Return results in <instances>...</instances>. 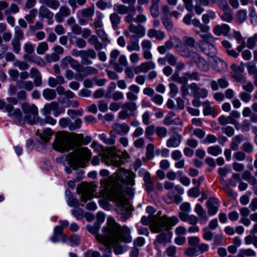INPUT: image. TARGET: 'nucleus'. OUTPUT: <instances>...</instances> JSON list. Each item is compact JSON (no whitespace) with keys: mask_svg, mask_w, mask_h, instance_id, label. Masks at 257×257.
<instances>
[{"mask_svg":"<svg viewBox=\"0 0 257 257\" xmlns=\"http://www.w3.org/2000/svg\"><path fill=\"white\" fill-rule=\"evenodd\" d=\"M130 126L126 123H116L114 125L115 132L121 136L126 135L130 131Z\"/></svg>","mask_w":257,"mask_h":257,"instance_id":"obj_30","label":"nucleus"},{"mask_svg":"<svg viewBox=\"0 0 257 257\" xmlns=\"http://www.w3.org/2000/svg\"><path fill=\"white\" fill-rule=\"evenodd\" d=\"M148 36L150 38L155 37L158 40H161L165 37V33L161 31H157L154 29H151L148 31Z\"/></svg>","mask_w":257,"mask_h":257,"instance_id":"obj_36","label":"nucleus"},{"mask_svg":"<svg viewBox=\"0 0 257 257\" xmlns=\"http://www.w3.org/2000/svg\"><path fill=\"white\" fill-rule=\"evenodd\" d=\"M96 55L95 52L93 49H88L85 51V53L84 54V56H82L81 63L84 65H89L92 63V61L89 60L88 58L92 59L95 58Z\"/></svg>","mask_w":257,"mask_h":257,"instance_id":"obj_26","label":"nucleus"},{"mask_svg":"<svg viewBox=\"0 0 257 257\" xmlns=\"http://www.w3.org/2000/svg\"><path fill=\"white\" fill-rule=\"evenodd\" d=\"M223 14L221 16V19L223 21L230 22L233 20V14L230 9L224 11Z\"/></svg>","mask_w":257,"mask_h":257,"instance_id":"obj_54","label":"nucleus"},{"mask_svg":"<svg viewBox=\"0 0 257 257\" xmlns=\"http://www.w3.org/2000/svg\"><path fill=\"white\" fill-rule=\"evenodd\" d=\"M156 127L154 125H148L145 131V137L147 139H150L151 136L156 133Z\"/></svg>","mask_w":257,"mask_h":257,"instance_id":"obj_60","label":"nucleus"},{"mask_svg":"<svg viewBox=\"0 0 257 257\" xmlns=\"http://www.w3.org/2000/svg\"><path fill=\"white\" fill-rule=\"evenodd\" d=\"M37 134L44 143H47L52 135V132L51 129L47 128L44 130L42 133L38 134V131Z\"/></svg>","mask_w":257,"mask_h":257,"instance_id":"obj_40","label":"nucleus"},{"mask_svg":"<svg viewBox=\"0 0 257 257\" xmlns=\"http://www.w3.org/2000/svg\"><path fill=\"white\" fill-rule=\"evenodd\" d=\"M48 50V44L45 42H42L38 44L36 52L39 55H43Z\"/></svg>","mask_w":257,"mask_h":257,"instance_id":"obj_56","label":"nucleus"},{"mask_svg":"<svg viewBox=\"0 0 257 257\" xmlns=\"http://www.w3.org/2000/svg\"><path fill=\"white\" fill-rule=\"evenodd\" d=\"M198 67L202 71L207 72L209 69V66L207 61L202 57H199L196 61Z\"/></svg>","mask_w":257,"mask_h":257,"instance_id":"obj_39","label":"nucleus"},{"mask_svg":"<svg viewBox=\"0 0 257 257\" xmlns=\"http://www.w3.org/2000/svg\"><path fill=\"white\" fill-rule=\"evenodd\" d=\"M244 242L246 245L252 244L257 248V236L254 234H251L246 236L244 238Z\"/></svg>","mask_w":257,"mask_h":257,"instance_id":"obj_48","label":"nucleus"},{"mask_svg":"<svg viewBox=\"0 0 257 257\" xmlns=\"http://www.w3.org/2000/svg\"><path fill=\"white\" fill-rule=\"evenodd\" d=\"M114 9L117 13L122 15L127 13L128 11L130 12L128 7L123 5L115 4L114 6Z\"/></svg>","mask_w":257,"mask_h":257,"instance_id":"obj_59","label":"nucleus"},{"mask_svg":"<svg viewBox=\"0 0 257 257\" xmlns=\"http://www.w3.org/2000/svg\"><path fill=\"white\" fill-rule=\"evenodd\" d=\"M100 225L99 223H94L93 225H88L87 226L88 231L93 234H95L96 238L98 235H102L104 233V229L106 228L107 230V235H108V232H110L111 236V240L112 241V217H109L107 220L106 226H104L102 229V233L99 234L98 231L99 229Z\"/></svg>","mask_w":257,"mask_h":257,"instance_id":"obj_11","label":"nucleus"},{"mask_svg":"<svg viewBox=\"0 0 257 257\" xmlns=\"http://www.w3.org/2000/svg\"><path fill=\"white\" fill-rule=\"evenodd\" d=\"M135 177L133 171L122 168L117 169L113 174V202L116 205L115 210L126 218L131 217V207L125 193L128 196L134 194L132 186L135 184Z\"/></svg>","mask_w":257,"mask_h":257,"instance_id":"obj_1","label":"nucleus"},{"mask_svg":"<svg viewBox=\"0 0 257 257\" xmlns=\"http://www.w3.org/2000/svg\"><path fill=\"white\" fill-rule=\"evenodd\" d=\"M139 42V37L138 36L132 35L130 37V43L127 46V49L130 52L139 51L140 47Z\"/></svg>","mask_w":257,"mask_h":257,"instance_id":"obj_27","label":"nucleus"},{"mask_svg":"<svg viewBox=\"0 0 257 257\" xmlns=\"http://www.w3.org/2000/svg\"><path fill=\"white\" fill-rule=\"evenodd\" d=\"M38 14L39 17L42 19H47L51 21L53 19L54 14L46 6L42 5L39 9Z\"/></svg>","mask_w":257,"mask_h":257,"instance_id":"obj_23","label":"nucleus"},{"mask_svg":"<svg viewBox=\"0 0 257 257\" xmlns=\"http://www.w3.org/2000/svg\"><path fill=\"white\" fill-rule=\"evenodd\" d=\"M180 39L175 37H170V39L166 42L164 45L167 50H170L173 46L175 47L176 50L180 53L181 56H185V51L179 46Z\"/></svg>","mask_w":257,"mask_h":257,"instance_id":"obj_15","label":"nucleus"},{"mask_svg":"<svg viewBox=\"0 0 257 257\" xmlns=\"http://www.w3.org/2000/svg\"><path fill=\"white\" fill-rule=\"evenodd\" d=\"M37 14L38 10L36 9H32L25 15V19L29 24H33Z\"/></svg>","mask_w":257,"mask_h":257,"instance_id":"obj_42","label":"nucleus"},{"mask_svg":"<svg viewBox=\"0 0 257 257\" xmlns=\"http://www.w3.org/2000/svg\"><path fill=\"white\" fill-rule=\"evenodd\" d=\"M140 65L142 67L143 73H147L150 70L154 69L156 67L155 63L151 61L142 63Z\"/></svg>","mask_w":257,"mask_h":257,"instance_id":"obj_49","label":"nucleus"},{"mask_svg":"<svg viewBox=\"0 0 257 257\" xmlns=\"http://www.w3.org/2000/svg\"><path fill=\"white\" fill-rule=\"evenodd\" d=\"M16 86L19 89L24 88L28 91L33 88V83L31 81L19 80L16 82Z\"/></svg>","mask_w":257,"mask_h":257,"instance_id":"obj_35","label":"nucleus"},{"mask_svg":"<svg viewBox=\"0 0 257 257\" xmlns=\"http://www.w3.org/2000/svg\"><path fill=\"white\" fill-rule=\"evenodd\" d=\"M130 31L135 34H138V37L141 38L145 34L144 29H141L139 27L135 26L133 24H131L129 26Z\"/></svg>","mask_w":257,"mask_h":257,"instance_id":"obj_45","label":"nucleus"},{"mask_svg":"<svg viewBox=\"0 0 257 257\" xmlns=\"http://www.w3.org/2000/svg\"><path fill=\"white\" fill-rule=\"evenodd\" d=\"M96 186L94 184L84 183L81 184V201L86 202L89 199L91 198L95 191Z\"/></svg>","mask_w":257,"mask_h":257,"instance_id":"obj_13","label":"nucleus"},{"mask_svg":"<svg viewBox=\"0 0 257 257\" xmlns=\"http://www.w3.org/2000/svg\"><path fill=\"white\" fill-rule=\"evenodd\" d=\"M183 138L179 134L172 136L166 142V145L168 148H177L178 147L182 141Z\"/></svg>","mask_w":257,"mask_h":257,"instance_id":"obj_21","label":"nucleus"},{"mask_svg":"<svg viewBox=\"0 0 257 257\" xmlns=\"http://www.w3.org/2000/svg\"><path fill=\"white\" fill-rule=\"evenodd\" d=\"M199 48L205 55L211 57H215L217 54V50L213 44H204L202 43Z\"/></svg>","mask_w":257,"mask_h":257,"instance_id":"obj_19","label":"nucleus"},{"mask_svg":"<svg viewBox=\"0 0 257 257\" xmlns=\"http://www.w3.org/2000/svg\"><path fill=\"white\" fill-rule=\"evenodd\" d=\"M22 110L25 113L24 120L27 123L33 124L38 121V111L35 105H30L24 103L22 105Z\"/></svg>","mask_w":257,"mask_h":257,"instance_id":"obj_9","label":"nucleus"},{"mask_svg":"<svg viewBox=\"0 0 257 257\" xmlns=\"http://www.w3.org/2000/svg\"><path fill=\"white\" fill-rule=\"evenodd\" d=\"M257 43V34H255L253 37L249 38L247 40V47L252 49L255 46Z\"/></svg>","mask_w":257,"mask_h":257,"instance_id":"obj_64","label":"nucleus"},{"mask_svg":"<svg viewBox=\"0 0 257 257\" xmlns=\"http://www.w3.org/2000/svg\"><path fill=\"white\" fill-rule=\"evenodd\" d=\"M143 179L145 182V189L148 192L153 191L155 189V186L151 181L150 174L148 172L145 173Z\"/></svg>","mask_w":257,"mask_h":257,"instance_id":"obj_33","label":"nucleus"},{"mask_svg":"<svg viewBox=\"0 0 257 257\" xmlns=\"http://www.w3.org/2000/svg\"><path fill=\"white\" fill-rule=\"evenodd\" d=\"M244 64L240 63L239 65L235 64H232L231 65L232 70L231 77L235 80L236 82L242 83L245 81V78L243 76V73L244 71Z\"/></svg>","mask_w":257,"mask_h":257,"instance_id":"obj_12","label":"nucleus"},{"mask_svg":"<svg viewBox=\"0 0 257 257\" xmlns=\"http://www.w3.org/2000/svg\"><path fill=\"white\" fill-rule=\"evenodd\" d=\"M70 14V9L66 6H62L55 15V20L57 23H61L64 21V18L68 17Z\"/></svg>","mask_w":257,"mask_h":257,"instance_id":"obj_17","label":"nucleus"},{"mask_svg":"<svg viewBox=\"0 0 257 257\" xmlns=\"http://www.w3.org/2000/svg\"><path fill=\"white\" fill-rule=\"evenodd\" d=\"M102 161L107 165L112 164V153L111 150L104 152L102 156Z\"/></svg>","mask_w":257,"mask_h":257,"instance_id":"obj_47","label":"nucleus"},{"mask_svg":"<svg viewBox=\"0 0 257 257\" xmlns=\"http://www.w3.org/2000/svg\"><path fill=\"white\" fill-rule=\"evenodd\" d=\"M208 208V213L210 215H214L216 213L219 207V203L215 198H210L206 204Z\"/></svg>","mask_w":257,"mask_h":257,"instance_id":"obj_20","label":"nucleus"},{"mask_svg":"<svg viewBox=\"0 0 257 257\" xmlns=\"http://www.w3.org/2000/svg\"><path fill=\"white\" fill-rule=\"evenodd\" d=\"M91 157L90 150L87 148L82 147L76 150L74 153L69 154L68 160L70 166L74 169H76L78 167H85Z\"/></svg>","mask_w":257,"mask_h":257,"instance_id":"obj_3","label":"nucleus"},{"mask_svg":"<svg viewBox=\"0 0 257 257\" xmlns=\"http://www.w3.org/2000/svg\"><path fill=\"white\" fill-rule=\"evenodd\" d=\"M69 65L71 67L77 72H80L82 70V66L77 60L70 56Z\"/></svg>","mask_w":257,"mask_h":257,"instance_id":"obj_57","label":"nucleus"},{"mask_svg":"<svg viewBox=\"0 0 257 257\" xmlns=\"http://www.w3.org/2000/svg\"><path fill=\"white\" fill-rule=\"evenodd\" d=\"M213 68L217 71L221 72L225 71L227 68L226 63L218 57L214 58L213 60Z\"/></svg>","mask_w":257,"mask_h":257,"instance_id":"obj_28","label":"nucleus"},{"mask_svg":"<svg viewBox=\"0 0 257 257\" xmlns=\"http://www.w3.org/2000/svg\"><path fill=\"white\" fill-rule=\"evenodd\" d=\"M211 2L212 5L217 4L223 11L230 9L226 0H211Z\"/></svg>","mask_w":257,"mask_h":257,"instance_id":"obj_51","label":"nucleus"},{"mask_svg":"<svg viewBox=\"0 0 257 257\" xmlns=\"http://www.w3.org/2000/svg\"><path fill=\"white\" fill-rule=\"evenodd\" d=\"M119 65L117 64H113V68L117 72H120L123 70V66L127 65V60L124 55H121L118 59Z\"/></svg>","mask_w":257,"mask_h":257,"instance_id":"obj_38","label":"nucleus"},{"mask_svg":"<svg viewBox=\"0 0 257 257\" xmlns=\"http://www.w3.org/2000/svg\"><path fill=\"white\" fill-rule=\"evenodd\" d=\"M104 233L102 235H98L96 237L97 241L102 243V246L99 247V249L103 252L102 257H110L112 247V241L111 240L110 232L107 235V230L104 229Z\"/></svg>","mask_w":257,"mask_h":257,"instance_id":"obj_8","label":"nucleus"},{"mask_svg":"<svg viewBox=\"0 0 257 257\" xmlns=\"http://www.w3.org/2000/svg\"><path fill=\"white\" fill-rule=\"evenodd\" d=\"M53 111L55 116H58L62 112V109L59 107V104L56 102H52L45 105L43 108V112L45 114H49Z\"/></svg>","mask_w":257,"mask_h":257,"instance_id":"obj_16","label":"nucleus"},{"mask_svg":"<svg viewBox=\"0 0 257 257\" xmlns=\"http://www.w3.org/2000/svg\"><path fill=\"white\" fill-rule=\"evenodd\" d=\"M218 121L221 125H224L228 123L232 124L235 123V119H233L230 115L225 116L224 115H221L218 117Z\"/></svg>","mask_w":257,"mask_h":257,"instance_id":"obj_50","label":"nucleus"},{"mask_svg":"<svg viewBox=\"0 0 257 257\" xmlns=\"http://www.w3.org/2000/svg\"><path fill=\"white\" fill-rule=\"evenodd\" d=\"M164 188L167 190H171L173 189L176 191V192L180 194H183L184 190L183 188L180 185L175 186L174 183L168 181H165L164 183Z\"/></svg>","mask_w":257,"mask_h":257,"instance_id":"obj_32","label":"nucleus"},{"mask_svg":"<svg viewBox=\"0 0 257 257\" xmlns=\"http://www.w3.org/2000/svg\"><path fill=\"white\" fill-rule=\"evenodd\" d=\"M183 43L180 39L179 46L185 51V56H182L184 57H192L195 52L192 51L193 49L196 48V42L195 39L192 37L184 36L183 37Z\"/></svg>","mask_w":257,"mask_h":257,"instance_id":"obj_10","label":"nucleus"},{"mask_svg":"<svg viewBox=\"0 0 257 257\" xmlns=\"http://www.w3.org/2000/svg\"><path fill=\"white\" fill-rule=\"evenodd\" d=\"M168 131L167 128L163 126H157L156 134L157 136L161 138H165L167 135Z\"/></svg>","mask_w":257,"mask_h":257,"instance_id":"obj_63","label":"nucleus"},{"mask_svg":"<svg viewBox=\"0 0 257 257\" xmlns=\"http://www.w3.org/2000/svg\"><path fill=\"white\" fill-rule=\"evenodd\" d=\"M170 79L172 81L177 82L182 85L187 84L188 80L185 73L183 76H180L178 73L175 72L171 76Z\"/></svg>","mask_w":257,"mask_h":257,"instance_id":"obj_37","label":"nucleus"},{"mask_svg":"<svg viewBox=\"0 0 257 257\" xmlns=\"http://www.w3.org/2000/svg\"><path fill=\"white\" fill-rule=\"evenodd\" d=\"M41 4L46 5L48 8L53 10H57L60 6L58 0H39Z\"/></svg>","mask_w":257,"mask_h":257,"instance_id":"obj_34","label":"nucleus"},{"mask_svg":"<svg viewBox=\"0 0 257 257\" xmlns=\"http://www.w3.org/2000/svg\"><path fill=\"white\" fill-rule=\"evenodd\" d=\"M43 97L47 100H52L56 97V92L55 90L46 88L42 92Z\"/></svg>","mask_w":257,"mask_h":257,"instance_id":"obj_41","label":"nucleus"},{"mask_svg":"<svg viewBox=\"0 0 257 257\" xmlns=\"http://www.w3.org/2000/svg\"><path fill=\"white\" fill-rule=\"evenodd\" d=\"M202 105L204 107L203 114L205 116L210 115L214 110V108L212 107L208 100H206L202 102Z\"/></svg>","mask_w":257,"mask_h":257,"instance_id":"obj_46","label":"nucleus"},{"mask_svg":"<svg viewBox=\"0 0 257 257\" xmlns=\"http://www.w3.org/2000/svg\"><path fill=\"white\" fill-rule=\"evenodd\" d=\"M192 24L194 27H198L201 32L206 33L209 31V27L207 25L201 24L198 19H194L192 21Z\"/></svg>","mask_w":257,"mask_h":257,"instance_id":"obj_43","label":"nucleus"},{"mask_svg":"<svg viewBox=\"0 0 257 257\" xmlns=\"http://www.w3.org/2000/svg\"><path fill=\"white\" fill-rule=\"evenodd\" d=\"M6 109L8 112L9 115L13 117L16 120H21L22 114L20 109H14V107L12 105L8 104L6 106Z\"/></svg>","mask_w":257,"mask_h":257,"instance_id":"obj_22","label":"nucleus"},{"mask_svg":"<svg viewBox=\"0 0 257 257\" xmlns=\"http://www.w3.org/2000/svg\"><path fill=\"white\" fill-rule=\"evenodd\" d=\"M241 181L239 174L233 173L231 178L228 179V183L231 186H236L237 183Z\"/></svg>","mask_w":257,"mask_h":257,"instance_id":"obj_61","label":"nucleus"},{"mask_svg":"<svg viewBox=\"0 0 257 257\" xmlns=\"http://www.w3.org/2000/svg\"><path fill=\"white\" fill-rule=\"evenodd\" d=\"M120 243L119 241H116L114 239V236H113V251L116 254H121L125 250Z\"/></svg>","mask_w":257,"mask_h":257,"instance_id":"obj_55","label":"nucleus"},{"mask_svg":"<svg viewBox=\"0 0 257 257\" xmlns=\"http://www.w3.org/2000/svg\"><path fill=\"white\" fill-rule=\"evenodd\" d=\"M101 186L103 188L102 192L104 196L101 201L102 206L104 209H109L110 205L108 201L112 199V176H109L102 179Z\"/></svg>","mask_w":257,"mask_h":257,"instance_id":"obj_5","label":"nucleus"},{"mask_svg":"<svg viewBox=\"0 0 257 257\" xmlns=\"http://www.w3.org/2000/svg\"><path fill=\"white\" fill-rule=\"evenodd\" d=\"M201 40L199 41V47L201 46V43H203L204 44H213L215 40V38L213 35L208 32L203 33L202 35H200Z\"/></svg>","mask_w":257,"mask_h":257,"instance_id":"obj_31","label":"nucleus"},{"mask_svg":"<svg viewBox=\"0 0 257 257\" xmlns=\"http://www.w3.org/2000/svg\"><path fill=\"white\" fill-rule=\"evenodd\" d=\"M207 153L214 156H217L222 153V149L218 145H214L209 147L207 149Z\"/></svg>","mask_w":257,"mask_h":257,"instance_id":"obj_44","label":"nucleus"},{"mask_svg":"<svg viewBox=\"0 0 257 257\" xmlns=\"http://www.w3.org/2000/svg\"><path fill=\"white\" fill-rule=\"evenodd\" d=\"M243 136L239 134L234 136L231 139V142L230 145V148L233 151H237L239 146L243 140Z\"/></svg>","mask_w":257,"mask_h":257,"instance_id":"obj_29","label":"nucleus"},{"mask_svg":"<svg viewBox=\"0 0 257 257\" xmlns=\"http://www.w3.org/2000/svg\"><path fill=\"white\" fill-rule=\"evenodd\" d=\"M179 222L176 216L169 217L167 215L161 216L159 219L153 221L150 227L151 231L153 233L162 231L156 237L154 244L156 248H158L160 244L165 246L171 241L172 232L170 231L172 227Z\"/></svg>","mask_w":257,"mask_h":257,"instance_id":"obj_2","label":"nucleus"},{"mask_svg":"<svg viewBox=\"0 0 257 257\" xmlns=\"http://www.w3.org/2000/svg\"><path fill=\"white\" fill-rule=\"evenodd\" d=\"M245 66L247 67V72L249 75H252L253 77L257 76V68L255 64L253 62H248L245 64Z\"/></svg>","mask_w":257,"mask_h":257,"instance_id":"obj_58","label":"nucleus"},{"mask_svg":"<svg viewBox=\"0 0 257 257\" xmlns=\"http://www.w3.org/2000/svg\"><path fill=\"white\" fill-rule=\"evenodd\" d=\"M229 85V83L225 77H222L217 80H211L210 82V86L213 91H216L220 87L222 89L227 88Z\"/></svg>","mask_w":257,"mask_h":257,"instance_id":"obj_18","label":"nucleus"},{"mask_svg":"<svg viewBox=\"0 0 257 257\" xmlns=\"http://www.w3.org/2000/svg\"><path fill=\"white\" fill-rule=\"evenodd\" d=\"M229 31V26L225 24L217 25L213 29V32L216 36L227 35Z\"/></svg>","mask_w":257,"mask_h":257,"instance_id":"obj_24","label":"nucleus"},{"mask_svg":"<svg viewBox=\"0 0 257 257\" xmlns=\"http://www.w3.org/2000/svg\"><path fill=\"white\" fill-rule=\"evenodd\" d=\"M160 217H159V216H149L148 217L143 216L141 218V222L144 225H148L149 224H150V227L153 221L157 220Z\"/></svg>","mask_w":257,"mask_h":257,"instance_id":"obj_52","label":"nucleus"},{"mask_svg":"<svg viewBox=\"0 0 257 257\" xmlns=\"http://www.w3.org/2000/svg\"><path fill=\"white\" fill-rule=\"evenodd\" d=\"M126 97L130 101L122 105V109L118 113V118L122 120L135 116L138 108L136 103L133 101L138 99L137 95L132 92H128L126 93Z\"/></svg>","mask_w":257,"mask_h":257,"instance_id":"obj_4","label":"nucleus"},{"mask_svg":"<svg viewBox=\"0 0 257 257\" xmlns=\"http://www.w3.org/2000/svg\"><path fill=\"white\" fill-rule=\"evenodd\" d=\"M24 37V31L19 26H16L15 28V37L13 39L20 41L23 39Z\"/></svg>","mask_w":257,"mask_h":257,"instance_id":"obj_62","label":"nucleus"},{"mask_svg":"<svg viewBox=\"0 0 257 257\" xmlns=\"http://www.w3.org/2000/svg\"><path fill=\"white\" fill-rule=\"evenodd\" d=\"M247 18V11L245 10L238 11L236 15V19L238 23H242Z\"/></svg>","mask_w":257,"mask_h":257,"instance_id":"obj_53","label":"nucleus"},{"mask_svg":"<svg viewBox=\"0 0 257 257\" xmlns=\"http://www.w3.org/2000/svg\"><path fill=\"white\" fill-rule=\"evenodd\" d=\"M72 148L69 136L63 132L58 133L53 144V148L60 152L68 151Z\"/></svg>","mask_w":257,"mask_h":257,"instance_id":"obj_7","label":"nucleus"},{"mask_svg":"<svg viewBox=\"0 0 257 257\" xmlns=\"http://www.w3.org/2000/svg\"><path fill=\"white\" fill-rule=\"evenodd\" d=\"M129 158L130 155L126 151H117L113 147V166L123 164Z\"/></svg>","mask_w":257,"mask_h":257,"instance_id":"obj_14","label":"nucleus"},{"mask_svg":"<svg viewBox=\"0 0 257 257\" xmlns=\"http://www.w3.org/2000/svg\"><path fill=\"white\" fill-rule=\"evenodd\" d=\"M194 210L199 217L200 223H205L208 219L206 211L200 204L196 205Z\"/></svg>","mask_w":257,"mask_h":257,"instance_id":"obj_25","label":"nucleus"},{"mask_svg":"<svg viewBox=\"0 0 257 257\" xmlns=\"http://www.w3.org/2000/svg\"><path fill=\"white\" fill-rule=\"evenodd\" d=\"M131 229L126 226H120L113 220V236L116 241L130 243L132 241Z\"/></svg>","mask_w":257,"mask_h":257,"instance_id":"obj_6","label":"nucleus"}]
</instances>
